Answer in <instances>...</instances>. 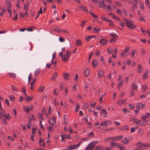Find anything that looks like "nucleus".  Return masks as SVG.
Listing matches in <instances>:
<instances>
[{
  "mask_svg": "<svg viewBox=\"0 0 150 150\" xmlns=\"http://www.w3.org/2000/svg\"><path fill=\"white\" fill-rule=\"evenodd\" d=\"M67 117L68 116L67 115H64V124H66L67 123Z\"/></svg>",
  "mask_w": 150,
  "mask_h": 150,
  "instance_id": "obj_18",
  "label": "nucleus"
},
{
  "mask_svg": "<svg viewBox=\"0 0 150 150\" xmlns=\"http://www.w3.org/2000/svg\"><path fill=\"white\" fill-rule=\"evenodd\" d=\"M138 86L134 83H133L132 85V88L134 90H137L138 88Z\"/></svg>",
  "mask_w": 150,
  "mask_h": 150,
  "instance_id": "obj_21",
  "label": "nucleus"
},
{
  "mask_svg": "<svg viewBox=\"0 0 150 150\" xmlns=\"http://www.w3.org/2000/svg\"><path fill=\"white\" fill-rule=\"evenodd\" d=\"M112 17L114 18L115 19L118 20H119V18L118 17H116V16H115L114 14L113 15V16H112Z\"/></svg>",
  "mask_w": 150,
  "mask_h": 150,
  "instance_id": "obj_62",
  "label": "nucleus"
},
{
  "mask_svg": "<svg viewBox=\"0 0 150 150\" xmlns=\"http://www.w3.org/2000/svg\"><path fill=\"white\" fill-rule=\"evenodd\" d=\"M33 107V105H30L28 106V110H31Z\"/></svg>",
  "mask_w": 150,
  "mask_h": 150,
  "instance_id": "obj_61",
  "label": "nucleus"
},
{
  "mask_svg": "<svg viewBox=\"0 0 150 150\" xmlns=\"http://www.w3.org/2000/svg\"><path fill=\"white\" fill-rule=\"evenodd\" d=\"M114 4L117 6H119L120 5H121V6L122 5V4L120 2H114Z\"/></svg>",
  "mask_w": 150,
  "mask_h": 150,
  "instance_id": "obj_48",
  "label": "nucleus"
},
{
  "mask_svg": "<svg viewBox=\"0 0 150 150\" xmlns=\"http://www.w3.org/2000/svg\"><path fill=\"white\" fill-rule=\"evenodd\" d=\"M93 53H94V51H93V52H90V56L89 57V60H88L89 61L91 58V57H92Z\"/></svg>",
  "mask_w": 150,
  "mask_h": 150,
  "instance_id": "obj_51",
  "label": "nucleus"
},
{
  "mask_svg": "<svg viewBox=\"0 0 150 150\" xmlns=\"http://www.w3.org/2000/svg\"><path fill=\"white\" fill-rule=\"evenodd\" d=\"M98 62L96 59H94L93 61L92 66L93 67H95L97 65Z\"/></svg>",
  "mask_w": 150,
  "mask_h": 150,
  "instance_id": "obj_22",
  "label": "nucleus"
},
{
  "mask_svg": "<svg viewBox=\"0 0 150 150\" xmlns=\"http://www.w3.org/2000/svg\"><path fill=\"white\" fill-rule=\"evenodd\" d=\"M6 3L7 8H10L11 6L10 3L9 1H7L6 2Z\"/></svg>",
  "mask_w": 150,
  "mask_h": 150,
  "instance_id": "obj_37",
  "label": "nucleus"
},
{
  "mask_svg": "<svg viewBox=\"0 0 150 150\" xmlns=\"http://www.w3.org/2000/svg\"><path fill=\"white\" fill-rule=\"evenodd\" d=\"M64 136L65 138H66L67 139H69L70 137V135L69 134H64Z\"/></svg>",
  "mask_w": 150,
  "mask_h": 150,
  "instance_id": "obj_52",
  "label": "nucleus"
},
{
  "mask_svg": "<svg viewBox=\"0 0 150 150\" xmlns=\"http://www.w3.org/2000/svg\"><path fill=\"white\" fill-rule=\"evenodd\" d=\"M93 30L92 31L94 33H98L99 31H100V29H92Z\"/></svg>",
  "mask_w": 150,
  "mask_h": 150,
  "instance_id": "obj_30",
  "label": "nucleus"
},
{
  "mask_svg": "<svg viewBox=\"0 0 150 150\" xmlns=\"http://www.w3.org/2000/svg\"><path fill=\"white\" fill-rule=\"evenodd\" d=\"M9 98L11 101H13L15 100V97L12 95H10L9 96Z\"/></svg>",
  "mask_w": 150,
  "mask_h": 150,
  "instance_id": "obj_33",
  "label": "nucleus"
},
{
  "mask_svg": "<svg viewBox=\"0 0 150 150\" xmlns=\"http://www.w3.org/2000/svg\"><path fill=\"white\" fill-rule=\"evenodd\" d=\"M22 92H23V93L25 94V95L26 96H27V94L26 93V90L25 89V88L23 87V89H22Z\"/></svg>",
  "mask_w": 150,
  "mask_h": 150,
  "instance_id": "obj_44",
  "label": "nucleus"
},
{
  "mask_svg": "<svg viewBox=\"0 0 150 150\" xmlns=\"http://www.w3.org/2000/svg\"><path fill=\"white\" fill-rule=\"evenodd\" d=\"M64 83H61V84H60V88L62 89V90L64 88Z\"/></svg>",
  "mask_w": 150,
  "mask_h": 150,
  "instance_id": "obj_56",
  "label": "nucleus"
},
{
  "mask_svg": "<svg viewBox=\"0 0 150 150\" xmlns=\"http://www.w3.org/2000/svg\"><path fill=\"white\" fill-rule=\"evenodd\" d=\"M40 72V70L38 69H37L35 72V76H37L39 73Z\"/></svg>",
  "mask_w": 150,
  "mask_h": 150,
  "instance_id": "obj_39",
  "label": "nucleus"
},
{
  "mask_svg": "<svg viewBox=\"0 0 150 150\" xmlns=\"http://www.w3.org/2000/svg\"><path fill=\"white\" fill-rule=\"evenodd\" d=\"M123 111L126 113H127L129 112L127 110V109L125 108H124L122 109Z\"/></svg>",
  "mask_w": 150,
  "mask_h": 150,
  "instance_id": "obj_50",
  "label": "nucleus"
},
{
  "mask_svg": "<svg viewBox=\"0 0 150 150\" xmlns=\"http://www.w3.org/2000/svg\"><path fill=\"white\" fill-rule=\"evenodd\" d=\"M128 129V127L127 126H126L123 127L122 129V130H127Z\"/></svg>",
  "mask_w": 150,
  "mask_h": 150,
  "instance_id": "obj_63",
  "label": "nucleus"
},
{
  "mask_svg": "<svg viewBox=\"0 0 150 150\" xmlns=\"http://www.w3.org/2000/svg\"><path fill=\"white\" fill-rule=\"evenodd\" d=\"M137 127L135 126L134 127H132L131 128V131L132 133L134 132L137 129Z\"/></svg>",
  "mask_w": 150,
  "mask_h": 150,
  "instance_id": "obj_28",
  "label": "nucleus"
},
{
  "mask_svg": "<svg viewBox=\"0 0 150 150\" xmlns=\"http://www.w3.org/2000/svg\"><path fill=\"white\" fill-rule=\"evenodd\" d=\"M108 42V40L105 39H102L100 41V44L101 45H106Z\"/></svg>",
  "mask_w": 150,
  "mask_h": 150,
  "instance_id": "obj_10",
  "label": "nucleus"
},
{
  "mask_svg": "<svg viewBox=\"0 0 150 150\" xmlns=\"http://www.w3.org/2000/svg\"><path fill=\"white\" fill-rule=\"evenodd\" d=\"M102 112L104 114L103 116L104 117H106L107 116V114L106 111L103 109L102 110Z\"/></svg>",
  "mask_w": 150,
  "mask_h": 150,
  "instance_id": "obj_32",
  "label": "nucleus"
},
{
  "mask_svg": "<svg viewBox=\"0 0 150 150\" xmlns=\"http://www.w3.org/2000/svg\"><path fill=\"white\" fill-rule=\"evenodd\" d=\"M123 138V136H117L115 137H110L106 138L105 141H108L110 140L115 142L119 140H120Z\"/></svg>",
  "mask_w": 150,
  "mask_h": 150,
  "instance_id": "obj_2",
  "label": "nucleus"
},
{
  "mask_svg": "<svg viewBox=\"0 0 150 150\" xmlns=\"http://www.w3.org/2000/svg\"><path fill=\"white\" fill-rule=\"evenodd\" d=\"M118 148L120 149L121 150H126V148L122 144H119Z\"/></svg>",
  "mask_w": 150,
  "mask_h": 150,
  "instance_id": "obj_16",
  "label": "nucleus"
},
{
  "mask_svg": "<svg viewBox=\"0 0 150 150\" xmlns=\"http://www.w3.org/2000/svg\"><path fill=\"white\" fill-rule=\"evenodd\" d=\"M122 142L124 144H127L128 143L129 141L126 139V137L125 139L122 140Z\"/></svg>",
  "mask_w": 150,
  "mask_h": 150,
  "instance_id": "obj_25",
  "label": "nucleus"
},
{
  "mask_svg": "<svg viewBox=\"0 0 150 150\" xmlns=\"http://www.w3.org/2000/svg\"><path fill=\"white\" fill-rule=\"evenodd\" d=\"M103 150H112L110 148H108V147H104L102 148Z\"/></svg>",
  "mask_w": 150,
  "mask_h": 150,
  "instance_id": "obj_64",
  "label": "nucleus"
},
{
  "mask_svg": "<svg viewBox=\"0 0 150 150\" xmlns=\"http://www.w3.org/2000/svg\"><path fill=\"white\" fill-rule=\"evenodd\" d=\"M57 75V72H55L53 75L52 77V79L54 80H55L56 78Z\"/></svg>",
  "mask_w": 150,
  "mask_h": 150,
  "instance_id": "obj_34",
  "label": "nucleus"
},
{
  "mask_svg": "<svg viewBox=\"0 0 150 150\" xmlns=\"http://www.w3.org/2000/svg\"><path fill=\"white\" fill-rule=\"evenodd\" d=\"M113 49L111 47H109L108 49L107 52L108 53L111 54L112 52Z\"/></svg>",
  "mask_w": 150,
  "mask_h": 150,
  "instance_id": "obj_31",
  "label": "nucleus"
},
{
  "mask_svg": "<svg viewBox=\"0 0 150 150\" xmlns=\"http://www.w3.org/2000/svg\"><path fill=\"white\" fill-rule=\"evenodd\" d=\"M23 110L25 112H28L29 111L28 107H26L25 106H24L23 107Z\"/></svg>",
  "mask_w": 150,
  "mask_h": 150,
  "instance_id": "obj_57",
  "label": "nucleus"
},
{
  "mask_svg": "<svg viewBox=\"0 0 150 150\" xmlns=\"http://www.w3.org/2000/svg\"><path fill=\"white\" fill-rule=\"evenodd\" d=\"M53 64V62L52 61L51 64H47L46 65V67L50 68L51 65Z\"/></svg>",
  "mask_w": 150,
  "mask_h": 150,
  "instance_id": "obj_49",
  "label": "nucleus"
},
{
  "mask_svg": "<svg viewBox=\"0 0 150 150\" xmlns=\"http://www.w3.org/2000/svg\"><path fill=\"white\" fill-rule=\"evenodd\" d=\"M5 102L8 106H9L10 104L9 101L8 99H6L5 100Z\"/></svg>",
  "mask_w": 150,
  "mask_h": 150,
  "instance_id": "obj_58",
  "label": "nucleus"
},
{
  "mask_svg": "<svg viewBox=\"0 0 150 150\" xmlns=\"http://www.w3.org/2000/svg\"><path fill=\"white\" fill-rule=\"evenodd\" d=\"M80 8H82V10L85 11L86 12H88V9L83 5H80Z\"/></svg>",
  "mask_w": 150,
  "mask_h": 150,
  "instance_id": "obj_19",
  "label": "nucleus"
},
{
  "mask_svg": "<svg viewBox=\"0 0 150 150\" xmlns=\"http://www.w3.org/2000/svg\"><path fill=\"white\" fill-rule=\"evenodd\" d=\"M9 75L10 76L13 78L15 77L16 76V75L15 74L10 73L9 74Z\"/></svg>",
  "mask_w": 150,
  "mask_h": 150,
  "instance_id": "obj_53",
  "label": "nucleus"
},
{
  "mask_svg": "<svg viewBox=\"0 0 150 150\" xmlns=\"http://www.w3.org/2000/svg\"><path fill=\"white\" fill-rule=\"evenodd\" d=\"M49 122L50 124L53 127L56 124V118L54 116H53L50 119H49Z\"/></svg>",
  "mask_w": 150,
  "mask_h": 150,
  "instance_id": "obj_6",
  "label": "nucleus"
},
{
  "mask_svg": "<svg viewBox=\"0 0 150 150\" xmlns=\"http://www.w3.org/2000/svg\"><path fill=\"white\" fill-rule=\"evenodd\" d=\"M129 49V47H126L125 48L124 50L123 51H122V52H124V53L125 54L128 51Z\"/></svg>",
  "mask_w": 150,
  "mask_h": 150,
  "instance_id": "obj_42",
  "label": "nucleus"
},
{
  "mask_svg": "<svg viewBox=\"0 0 150 150\" xmlns=\"http://www.w3.org/2000/svg\"><path fill=\"white\" fill-rule=\"evenodd\" d=\"M39 144L40 145L42 146H43L45 145V143L44 142L43 140L41 139L40 140Z\"/></svg>",
  "mask_w": 150,
  "mask_h": 150,
  "instance_id": "obj_27",
  "label": "nucleus"
},
{
  "mask_svg": "<svg viewBox=\"0 0 150 150\" xmlns=\"http://www.w3.org/2000/svg\"><path fill=\"white\" fill-rule=\"evenodd\" d=\"M71 53V51L69 50H67L66 51V54L64 55V57L62 59V60L64 62L67 61L68 59V57L70 55Z\"/></svg>",
  "mask_w": 150,
  "mask_h": 150,
  "instance_id": "obj_4",
  "label": "nucleus"
},
{
  "mask_svg": "<svg viewBox=\"0 0 150 150\" xmlns=\"http://www.w3.org/2000/svg\"><path fill=\"white\" fill-rule=\"evenodd\" d=\"M11 87L13 89V91L14 92L15 91H17L18 90H17L16 86L14 87L12 85L11 86Z\"/></svg>",
  "mask_w": 150,
  "mask_h": 150,
  "instance_id": "obj_60",
  "label": "nucleus"
},
{
  "mask_svg": "<svg viewBox=\"0 0 150 150\" xmlns=\"http://www.w3.org/2000/svg\"><path fill=\"white\" fill-rule=\"evenodd\" d=\"M126 25L127 27L130 28H135L136 27V25L133 24V22L131 20H129V21L127 22Z\"/></svg>",
  "mask_w": 150,
  "mask_h": 150,
  "instance_id": "obj_5",
  "label": "nucleus"
},
{
  "mask_svg": "<svg viewBox=\"0 0 150 150\" xmlns=\"http://www.w3.org/2000/svg\"><path fill=\"white\" fill-rule=\"evenodd\" d=\"M56 53L55 52H54L52 54V61L53 62V61L55 58L56 55Z\"/></svg>",
  "mask_w": 150,
  "mask_h": 150,
  "instance_id": "obj_46",
  "label": "nucleus"
},
{
  "mask_svg": "<svg viewBox=\"0 0 150 150\" xmlns=\"http://www.w3.org/2000/svg\"><path fill=\"white\" fill-rule=\"evenodd\" d=\"M55 31H56L58 32H62V33H64V32H65V33H67V31H66L62 30V29H55Z\"/></svg>",
  "mask_w": 150,
  "mask_h": 150,
  "instance_id": "obj_20",
  "label": "nucleus"
},
{
  "mask_svg": "<svg viewBox=\"0 0 150 150\" xmlns=\"http://www.w3.org/2000/svg\"><path fill=\"white\" fill-rule=\"evenodd\" d=\"M144 107L143 105L141 103H139L137 104L136 108H140Z\"/></svg>",
  "mask_w": 150,
  "mask_h": 150,
  "instance_id": "obj_24",
  "label": "nucleus"
},
{
  "mask_svg": "<svg viewBox=\"0 0 150 150\" xmlns=\"http://www.w3.org/2000/svg\"><path fill=\"white\" fill-rule=\"evenodd\" d=\"M138 122V123H137V124L141 126H143L146 124V123H147V122H146L145 121H142L140 120H139V122Z\"/></svg>",
  "mask_w": 150,
  "mask_h": 150,
  "instance_id": "obj_12",
  "label": "nucleus"
},
{
  "mask_svg": "<svg viewBox=\"0 0 150 150\" xmlns=\"http://www.w3.org/2000/svg\"><path fill=\"white\" fill-rule=\"evenodd\" d=\"M59 40L61 42H63L64 41L65 39L63 38L60 37L59 38Z\"/></svg>",
  "mask_w": 150,
  "mask_h": 150,
  "instance_id": "obj_59",
  "label": "nucleus"
},
{
  "mask_svg": "<svg viewBox=\"0 0 150 150\" xmlns=\"http://www.w3.org/2000/svg\"><path fill=\"white\" fill-rule=\"evenodd\" d=\"M44 86H41L39 88L38 90V91L41 92H43L44 90Z\"/></svg>",
  "mask_w": 150,
  "mask_h": 150,
  "instance_id": "obj_26",
  "label": "nucleus"
},
{
  "mask_svg": "<svg viewBox=\"0 0 150 150\" xmlns=\"http://www.w3.org/2000/svg\"><path fill=\"white\" fill-rule=\"evenodd\" d=\"M98 143V142L96 141L91 142L86 146L85 150H91L93 149L94 146Z\"/></svg>",
  "mask_w": 150,
  "mask_h": 150,
  "instance_id": "obj_3",
  "label": "nucleus"
},
{
  "mask_svg": "<svg viewBox=\"0 0 150 150\" xmlns=\"http://www.w3.org/2000/svg\"><path fill=\"white\" fill-rule=\"evenodd\" d=\"M82 143L81 142L79 143L74 145H71L69 146L71 150L73 149H77L80 146L81 144Z\"/></svg>",
  "mask_w": 150,
  "mask_h": 150,
  "instance_id": "obj_8",
  "label": "nucleus"
},
{
  "mask_svg": "<svg viewBox=\"0 0 150 150\" xmlns=\"http://www.w3.org/2000/svg\"><path fill=\"white\" fill-rule=\"evenodd\" d=\"M81 41L79 40H77L76 42V45H77L78 46V45H81Z\"/></svg>",
  "mask_w": 150,
  "mask_h": 150,
  "instance_id": "obj_43",
  "label": "nucleus"
},
{
  "mask_svg": "<svg viewBox=\"0 0 150 150\" xmlns=\"http://www.w3.org/2000/svg\"><path fill=\"white\" fill-rule=\"evenodd\" d=\"M103 71L99 70L98 73V77H101L103 76Z\"/></svg>",
  "mask_w": 150,
  "mask_h": 150,
  "instance_id": "obj_14",
  "label": "nucleus"
},
{
  "mask_svg": "<svg viewBox=\"0 0 150 150\" xmlns=\"http://www.w3.org/2000/svg\"><path fill=\"white\" fill-rule=\"evenodd\" d=\"M126 101V100H125L124 101L122 99H120L118 100L117 102V104L119 105H121L122 104H125Z\"/></svg>",
  "mask_w": 150,
  "mask_h": 150,
  "instance_id": "obj_13",
  "label": "nucleus"
},
{
  "mask_svg": "<svg viewBox=\"0 0 150 150\" xmlns=\"http://www.w3.org/2000/svg\"><path fill=\"white\" fill-rule=\"evenodd\" d=\"M101 146H97L95 148V150H103Z\"/></svg>",
  "mask_w": 150,
  "mask_h": 150,
  "instance_id": "obj_36",
  "label": "nucleus"
},
{
  "mask_svg": "<svg viewBox=\"0 0 150 150\" xmlns=\"http://www.w3.org/2000/svg\"><path fill=\"white\" fill-rule=\"evenodd\" d=\"M94 37L93 35L88 36L85 38L86 39V40L88 41L90 40L92 38Z\"/></svg>",
  "mask_w": 150,
  "mask_h": 150,
  "instance_id": "obj_38",
  "label": "nucleus"
},
{
  "mask_svg": "<svg viewBox=\"0 0 150 150\" xmlns=\"http://www.w3.org/2000/svg\"><path fill=\"white\" fill-rule=\"evenodd\" d=\"M123 82L124 81L123 80H121L120 81V82L119 83L117 86L118 88L122 86L123 85Z\"/></svg>",
  "mask_w": 150,
  "mask_h": 150,
  "instance_id": "obj_35",
  "label": "nucleus"
},
{
  "mask_svg": "<svg viewBox=\"0 0 150 150\" xmlns=\"http://www.w3.org/2000/svg\"><path fill=\"white\" fill-rule=\"evenodd\" d=\"M108 6V9L109 11H111L112 8L111 7V5L109 4H108L107 5Z\"/></svg>",
  "mask_w": 150,
  "mask_h": 150,
  "instance_id": "obj_45",
  "label": "nucleus"
},
{
  "mask_svg": "<svg viewBox=\"0 0 150 150\" xmlns=\"http://www.w3.org/2000/svg\"><path fill=\"white\" fill-rule=\"evenodd\" d=\"M89 70L88 69H86L84 72V75L85 76L87 77L89 74Z\"/></svg>",
  "mask_w": 150,
  "mask_h": 150,
  "instance_id": "obj_15",
  "label": "nucleus"
},
{
  "mask_svg": "<svg viewBox=\"0 0 150 150\" xmlns=\"http://www.w3.org/2000/svg\"><path fill=\"white\" fill-rule=\"evenodd\" d=\"M110 35H111L113 38H116L117 37V35L115 33H112L110 34Z\"/></svg>",
  "mask_w": 150,
  "mask_h": 150,
  "instance_id": "obj_40",
  "label": "nucleus"
},
{
  "mask_svg": "<svg viewBox=\"0 0 150 150\" xmlns=\"http://www.w3.org/2000/svg\"><path fill=\"white\" fill-rule=\"evenodd\" d=\"M99 3L101 5L100 6H99V8L102 7L103 8H107V5L106 4L104 3L103 0H100V1L99 2Z\"/></svg>",
  "mask_w": 150,
  "mask_h": 150,
  "instance_id": "obj_9",
  "label": "nucleus"
},
{
  "mask_svg": "<svg viewBox=\"0 0 150 150\" xmlns=\"http://www.w3.org/2000/svg\"><path fill=\"white\" fill-rule=\"evenodd\" d=\"M142 66L140 64H138L137 69H138L137 72L139 73H142L144 71V69L142 68Z\"/></svg>",
  "mask_w": 150,
  "mask_h": 150,
  "instance_id": "obj_11",
  "label": "nucleus"
},
{
  "mask_svg": "<svg viewBox=\"0 0 150 150\" xmlns=\"http://www.w3.org/2000/svg\"><path fill=\"white\" fill-rule=\"evenodd\" d=\"M89 13L93 17L96 19L98 18V17L97 16L95 15L94 14L93 12H92L90 10L89 11Z\"/></svg>",
  "mask_w": 150,
  "mask_h": 150,
  "instance_id": "obj_29",
  "label": "nucleus"
},
{
  "mask_svg": "<svg viewBox=\"0 0 150 150\" xmlns=\"http://www.w3.org/2000/svg\"><path fill=\"white\" fill-rule=\"evenodd\" d=\"M69 75L67 73H65L63 74L64 77L66 80H68Z\"/></svg>",
  "mask_w": 150,
  "mask_h": 150,
  "instance_id": "obj_23",
  "label": "nucleus"
},
{
  "mask_svg": "<svg viewBox=\"0 0 150 150\" xmlns=\"http://www.w3.org/2000/svg\"><path fill=\"white\" fill-rule=\"evenodd\" d=\"M100 51L99 50H97L95 54L96 56H98L100 54Z\"/></svg>",
  "mask_w": 150,
  "mask_h": 150,
  "instance_id": "obj_47",
  "label": "nucleus"
},
{
  "mask_svg": "<svg viewBox=\"0 0 150 150\" xmlns=\"http://www.w3.org/2000/svg\"><path fill=\"white\" fill-rule=\"evenodd\" d=\"M111 124V122L110 121H105L103 122H101L100 123V125L103 127H107L108 126L110 125Z\"/></svg>",
  "mask_w": 150,
  "mask_h": 150,
  "instance_id": "obj_7",
  "label": "nucleus"
},
{
  "mask_svg": "<svg viewBox=\"0 0 150 150\" xmlns=\"http://www.w3.org/2000/svg\"><path fill=\"white\" fill-rule=\"evenodd\" d=\"M136 50L135 49H133L131 52V54L132 55L133 57L136 53Z\"/></svg>",
  "mask_w": 150,
  "mask_h": 150,
  "instance_id": "obj_41",
  "label": "nucleus"
},
{
  "mask_svg": "<svg viewBox=\"0 0 150 150\" xmlns=\"http://www.w3.org/2000/svg\"><path fill=\"white\" fill-rule=\"evenodd\" d=\"M136 145L137 147L134 150H144L147 149L146 144H145L140 142L137 143Z\"/></svg>",
  "mask_w": 150,
  "mask_h": 150,
  "instance_id": "obj_1",
  "label": "nucleus"
},
{
  "mask_svg": "<svg viewBox=\"0 0 150 150\" xmlns=\"http://www.w3.org/2000/svg\"><path fill=\"white\" fill-rule=\"evenodd\" d=\"M142 88H143L144 90V92L146 91V89H147V86L146 85H144L142 87Z\"/></svg>",
  "mask_w": 150,
  "mask_h": 150,
  "instance_id": "obj_55",
  "label": "nucleus"
},
{
  "mask_svg": "<svg viewBox=\"0 0 150 150\" xmlns=\"http://www.w3.org/2000/svg\"><path fill=\"white\" fill-rule=\"evenodd\" d=\"M83 107L84 108H87L88 107V103H85L83 105Z\"/></svg>",
  "mask_w": 150,
  "mask_h": 150,
  "instance_id": "obj_54",
  "label": "nucleus"
},
{
  "mask_svg": "<svg viewBox=\"0 0 150 150\" xmlns=\"http://www.w3.org/2000/svg\"><path fill=\"white\" fill-rule=\"evenodd\" d=\"M110 144H111V145L113 147H118L119 144L118 143H115L112 142H110Z\"/></svg>",
  "mask_w": 150,
  "mask_h": 150,
  "instance_id": "obj_17",
  "label": "nucleus"
}]
</instances>
